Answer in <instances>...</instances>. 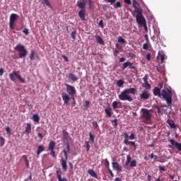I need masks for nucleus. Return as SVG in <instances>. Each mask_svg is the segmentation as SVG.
Segmentation results:
<instances>
[{"mask_svg":"<svg viewBox=\"0 0 181 181\" xmlns=\"http://www.w3.org/2000/svg\"><path fill=\"white\" fill-rule=\"evenodd\" d=\"M136 88H129L127 89H124L119 95H118L119 100L122 101H128L129 103L133 102L134 99L130 96L129 94L133 95H136Z\"/></svg>","mask_w":181,"mask_h":181,"instance_id":"obj_1","label":"nucleus"},{"mask_svg":"<svg viewBox=\"0 0 181 181\" xmlns=\"http://www.w3.org/2000/svg\"><path fill=\"white\" fill-rule=\"evenodd\" d=\"M160 98H163L168 106L172 105L173 103V92L170 89H163L161 90Z\"/></svg>","mask_w":181,"mask_h":181,"instance_id":"obj_2","label":"nucleus"},{"mask_svg":"<svg viewBox=\"0 0 181 181\" xmlns=\"http://www.w3.org/2000/svg\"><path fill=\"white\" fill-rule=\"evenodd\" d=\"M142 112L141 118L144 120V122L146 124H150L152 122V115L150 113L148 109H141Z\"/></svg>","mask_w":181,"mask_h":181,"instance_id":"obj_3","label":"nucleus"},{"mask_svg":"<svg viewBox=\"0 0 181 181\" xmlns=\"http://www.w3.org/2000/svg\"><path fill=\"white\" fill-rule=\"evenodd\" d=\"M14 49L18 52V57L21 59L26 57L28 54V50L26 49L25 45L23 44H17V45L14 47Z\"/></svg>","mask_w":181,"mask_h":181,"instance_id":"obj_4","label":"nucleus"},{"mask_svg":"<svg viewBox=\"0 0 181 181\" xmlns=\"http://www.w3.org/2000/svg\"><path fill=\"white\" fill-rule=\"evenodd\" d=\"M136 13H137V15L136 16V22L139 25L141 26L146 23V21L142 14V9L136 10Z\"/></svg>","mask_w":181,"mask_h":181,"instance_id":"obj_5","label":"nucleus"},{"mask_svg":"<svg viewBox=\"0 0 181 181\" xmlns=\"http://www.w3.org/2000/svg\"><path fill=\"white\" fill-rule=\"evenodd\" d=\"M64 158L63 157L61 158L60 164L62 165V168L64 172L67 171V161H68V154L65 149L63 150Z\"/></svg>","mask_w":181,"mask_h":181,"instance_id":"obj_6","label":"nucleus"},{"mask_svg":"<svg viewBox=\"0 0 181 181\" xmlns=\"http://www.w3.org/2000/svg\"><path fill=\"white\" fill-rule=\"evenodd\" d=\"M8 76L10 77V80H11V81H16V78H17V79L20 81V82L23 83H25V79H23V78L21 77V75L18 74L16 71H13V72L8 74Z\"/></svg>","mask_w":181,"mask_h":181,"instance_id":"obj_7","label":"nucleus"},{"mask_svg":"<svg viewBox=\"0 0 181 181\" xmlns=\"http://www.w3.org/2000/svg\"><path fill=\"white\" fill-rule=\"evenodd\" d=\"M65 86L67 94L71 96V99L74 100V95L76 94V90L74 86H72L69 83H65Z\"/></svg>","mask_w":181,"mask_h":181,"instance_id":"obj_8","label":"nucleus"},{"mask_svg":"<svg viewBox=\"0 0 181 181\" xmlns=\"http://www.w3.org/2000/svg\"><path fill=\"white\" fill-rule=\"evenodd\" d=\"M18 18H19V16L16 13H11V15H10V22L8 23V24L10 25L11 30L14 29L13 25Z\"/></svg>","mask_w":181,"mask_h":181,"instance_id":"obj_9","label":"nucleus"},{"mask_svg":"<svg viewBox=\"0 0 181 181\" xmlns=\"http://www.w3.org/2000/svg\"><path fill=\"white\" fill-rule=\"evenodd\" d=\"M56 143L53 141H51V142H49V144H48V151H51L49 155H51V156H52L53 158L57 157L56 152L54 151Z\"/></svg>","mask_w":181,"mask_h":181,"instance_id":"obj_10","label":"nucleus"},{"mask_svg":"<svg viewBox=\"0 0 181 181\" xmlns=\"http://www.w3.org/2000/svg\"><path fill=\"white\" fill-rule=\"evenodd\" d=\"M151 95L148 90H143L141 93H139V98L141 101L147 100L150 98Z\"/></svg>","mask_w":181,"mask_h":181,"instance_id":"obj_11","label":"nucleus"},{"mask_svg":"<svg viewBox=\"0 0 181 181\" xmlns=\"http://www.w3.org/2000/svg\"><path fill=\"white\" fill-rule=\"evenodd\" d=\"M62 98L65 105H69V103L71 100L70 96L66 93V92H62Z\"/></svg>","mask_w":181,"mask_h":181,"instance_id":"obj_12","label":"nucleus"},{"mask_svg":"<svg viewBox=\"0 0 181 181\" xmlns=\"http://www.w3.org/2000/svg\"><path fill=\"white\" fill-rule=\"evenodd\" d=\"M127 67H129L131 69H136L135 66L133 65L132 62H131L129 61H127V62L123 63L122 70L126 69Z\"/></svg>","mask_w":181,"mask_h":181,"instance_id":"obj_13","label":"nucleus"},{"mask_svg":"<svg viewBox=\"0 0 181 181\" xmlns=\"http://www.w3.org/2000/svg\"><path fill=\"white\" fill-rule=\"evenodd\" d=\"M87 0H83L82 2H77V7L80 8L81 10H86V6Z\"/></svg>","mask_w":181,"mask_h":181,"instance_id":"obj_14","label":"nucleus"},{"mask_svg":"<svg viewBox=\"0 0 181 181\" xmlns=\"http://www.w3.org/2000/svg\"><path fill=\"white\" fill-rule=\"evenodd\" d=\"M112 107L113 110H116L117 108H122V102H117V100H115L112 103Z\"/></svg>","mask_w":181,"mask_h":181,"instance_id":"obj_15","label":"nucleus"},{"mask_svg":"<svg viewBox=\"0 0 181 181\" xmlns=\"http://www.w3.org/2000/svg\"><path fill=\"white\" fill-rule=\"evenodd\" d=\"M86 10H80L78 11V16L80 18L81 21H86Z\"/></svg>","mask_w":181,"mask_h":181,"instance_id":"obj_16","label":"nucleus"},{"mask_svg":"<svg viewBox=\"0 0 181 181\" xmlns=\"http://www.w3.org/2000/svg\"><path fill=\"white\" fill-rule=\"evenodd\" d=\"M170 144L173 145V146H175V148L177 149L178 151H180L181 152V144L180 143H177V141L171 139L170 141Z\"/></svg>","mask_w":181,"mask_h":181,"instance_id":"obj_17","label":"nucleus"},{"mask_svg":"<svg viewBox=\"0 0 181 181\" xmlns=\"http://www.w3.org/2000/svg\"><path fill=\"white\" fill-rule=\"evenodd\" d=\"M112 166L118 172L122 171V167L117 162L112 163Z\"/></svg>","mask_w":181,"mask_h":181,"instance_id":"obj_18","label":"nucleus"},{"mask_svg":"<svg viewBox=\"0 0 181 181\" xmlns=\"http://www.w3.org/2000/svg\"><path fill=\"white\" fill-rule=\"evenodd\" d=\"M95 39L97 43H98V44H100L101 45H105V42H104L103 37L100 35H95Z\"/></svg>","mask_w":181,"mask_h":181,"instance_id":"obj_19","label":"nucleus"},{"mask_svg":"<svg viewBox=\"0 0 181 181\" xmlns=\"http://www.w3.org/2000/svg\"><path fill=\"white\" fill-rule=\"evenodd\" d=\"M153 95L155 96H158V98H160V95H161V89L160 88H155L153 90Z\"/></svg>","mask_w":181,"mask_h":181,"instance_id":"obj_20","label":"nucleus"},{"mask_svg":"<svg viewBox=\"0 0 181 181\" xmlns=\"http://www.w3.org/2000/svg\"><path fill=\"white\" fill-rule=\"evenodd\" d=\"M105 113L107 117L110 118L113 114L112 107H106L105 109Z\"/></svg>","mask_w":181,"mask_h":181,"instance_id":"obj_21","label":"nucleus"},{"mask_svg":"<svg viewBox=\"0 0 181 181\" xmlns=\"http://www.w3.org/2000/svg\"><path fill=\"white\" fill-rule=\"evenodd\" d=\"M88 174L90 175L92 177H95V179H98V175L93 169H88Z\"/></svg>","mask_w":181,"mask_h":181,"instance_id":"obj_22","label":"nucleus"},{"mask_svg":"<svg viewBox=\"0 0 181 181\" xmlns=\"http://www.w3.org/2000/svg\"><path fill=\"white\" fill-rule=\"evenodd\" d=\"M157 59L158 60H160V64H163L165 59V54H161L160 52H158Z\"/></svg>","mask_w":181,"mask_h":181,"instance_id":"obj_23","label":"nucleus"},{"mask_svg":"<svg viewBox=\"0 0 181 181\" xmlns=\"http://www.w3.org/2000/svg\"><path fill=\"white\" fill-rule=\"evenodd\" d=\"M68 78L69 79H71V81H76L78 79L77 78V76L74 74H73V73H69V76H68Z\"/></svg>","mask_w":181,"mask_h":181,"instance_id":"obj_24","label":"nucleus"},{"mask_svg":"<svg viewBox=\"0 0 181 181\" xmlns=\"http://www.w3.org/2000/svg\"><path fill=\"white\" fill-rule=\"evenodd\" d=\"M133 7L134 8V12L136 13V11H138V10H141L140 7V5L136 1H134V3H133Z\"/></svg>","mask_w":181,"mask_h":181,"instance_id":"obj_25","label":"nucleus"},{"mask_svg":"<svg viewBox=\"0 0 181 181\" xmlns=\"http://www.w3.org/2000/svg\"><path fill=\"white\" fill-rule=\"evenodd\" d=\"M57 180L62 178V172L60 168H57L55 171Z\"/></svg>","mask_w":181,"mask_h":181,"instance_id":"obj_26","label":"nucleus"},{"mask_svg":"<svg viewBox=\"0 0 181 181\" xmlns=\"http://www.w3.org/2000/svg\"><path fill=\"white\" fill-rule=\"evenodd\" d=\"M26 125L27 127H25V133H27V134H29L32 132V126L30 123H27Z\"/></svg>","mask_w":181,"mask_h":181,"instance_id":"obj_27","label":"nucleus"},{"mask_svg":"<svg viewBox=\"0 0 181 181\" xmlns=\"http://www.w3.org/2000/svg\"><path fill=\"white\" fill-rule=\"evenodd\" d=\"M124 140L123 143L126 146H129V135L127 132L124 133Z\"/></svg>","mask_w":181,"mask_h":181,"instance_id":"obj_28","label":"nucleus"},{"mask_svg":"<svg viewBox=\"0 0 181 181\" xmlns=\"http://www.w3.org/2000/svg\"><path fill=\"white\" fill-rule=\"evenodd\" d=\"M40 1H41V3H42V5H45L49 8H52L50 1L49 0H40Z\"/></svg>","mask_w":181,"mask_h":181,"instance_id":"obj_29","label":"nucleus"},{"mask_svg":"<svg viewBox=\"0 0 181 181\" xmlns=\"http://www.w3.org/2000/svg\"><path fill=\"white\" fill-rule=\"evenodd\" d=\"M62 137H63V139L64 141H67L69 139V133L65 132V131H63L62 132Z\"/></svg>","mask_w":181,"mask_h":181,"instance_id":"obj_30","label":"nucleus"},{"mask_svg":"<svg viewBox=\"0 0 181 181\" xmlns=\"http://www.w3.org/2000/svg\"><path fill=\"white\" fill-rule=\"evenodd\" d=\"M92 126L94 129H100V127L98 125V122H92Z\"/></svg>","mask_w":181,"mask_h":181,"instance_id":"obj_31","label":"nucleus"},{"mask_svg":"<svg viewBox=\"0 0 181 181\" xmlns=\"http://www.w3.org/2000/svg\"><path fill=\"white\" fill-rule=\"evenodd\" d=\"M132 157L130 155L127 156V160L125 163V166H128L129 163H131Z\"/></svg>","mask_w":181,"mask_h":181,"instance_id":"obj_32","label":"nucleus"},{"mask_svg":"<svg viewBox=\"0 0 181 181\" xmlns=\"http://www.w3.org/2000/svg\"><path fill=\"white\" fill-rule=\"evenodd\" d=\"M44 151H45V148L42 146H38V150L37 151V155L39 156Z\"/></svg>","mask_w":181,"mask_h":181,"instance_id":"obj_33","label":"nucleus"},{"mask_svg":"<svg viewBox=\"0 0 181 181\" xmlns=\"http://www.w3.org/2000/svg\"><path fill=\"white\" fill-rule=\"evenodd\" d=\"M23 159H24V161H25V166H27V168L30 167L29 160H28V158L26 156H23Z\"/></svg>","mask_w":181,"mask_h":181,"instance_id":"obj_34","label":"nucleus"},{"mask_svg":"<svg viewBox=\"0 0 181 181\" xmlns=\"http://www.w3.org/2000/svg\"><path fill=\"white\" fill-rule=\"evenodd\" d=\"M95 136L93 135L91 132L89 133V139L91 141V143H95Z\"/></svg>","mask_w":181,"mask_h":181,"instance_id":"obj_35","label":"nucleus"},{"mask_svg":"<svg viewBox=\"0 0 181 181\" xmlns=\"http://www.w3.org/2000/svg\"><path fill=\"white\" fill-rule=\"evenodd\" d=\"M143 87L147 90H149L151 88V86L150 83H148V82H144V83H143Z\"/></svg>","mask_w":181,"mask_h":181,"instance_id":"obj_36","label":"nucleus"},{"mask_svg":"<svg viewBox=\"0 0 181 181\" xmlns=\"http://www.w3.org/2000/svg\"><path fill=\"white\" fill-rule=\"evenodd\" d=\"M33 120L35 122H38L40 121V117L38 115H33Z\"/></svg>","mask_w":181,"mask_h":181,"instance_id":"obj_37","label":"nucleus"},{"mask_svg":"<svg viewBox=\"0 0 181 181\" xmlns=\"http://www.w3.org/2000/svg\"><path fill=\"white\" fill-rule=\"evenodd\" d=\"M168 124L170 125L171 129H177V126L175 122H169Z\"/></svg>","mask_w":181,"mask_h":181,"instance_id":"obj_38","label":"nucleus"},{"mask_svg":"<svg viewBox=\"0 0 181 181\" xmlns=\"http://www.w3.org/2000/svg\"><path fill=\"white\" fill-rule=\"evenodd\" d=\"M121 7H122V4L120 1H117L115 4H114L115 8H119Z\"/></svg>","mask_w":181,"mask_h":181,"instance_id":"obj_39","label":"nucleus"},{"mask_svg":"<svg viewBox=\"0 0 181 181\" xmlns=\"http://www.w3.org/2000/svg\"><path fill=\"white\" fill-rule=\"evenodd\" d=\"M124 81H122V79L117 81V86L118 87H122L124 85Z\"/></svg>","mask_w":181,"mask_h":181,"instance_id":"obj_40","label":"nucleus"},{"mask_svg":"<svg viewBox=\"0 0 181 181\" xmlns=\"http://www.w3.org/2000/svg\"><path fill=\"white\" fill-rule=\"evenodd\" d=\"M137 166V162L136 160H132L130 162V167L131 168H134Z\"/></svg>","mask_w":181,"mask_h":181,"instance_id":"obj_41","label":"nucleus"},{"mask_svg":"<svg viewBox=\"0 0 181 181\" xmlns=\"http://www.w3.org/2000/svg\"><path fill=\"white\" fill-rule=\"evenodd\" d=\"M118 42L119 43L125 44L126 43V40L122 37L119 36L118 37Z\"/></svg>","mask_w":181,"mask_h":181,"instance_id":"obj_42","label":"nucleus"},{"mask_svg":"<svg viewBox=\"0 0 181 181\" xmlns=\"http://www.w3.org/2000/svg\"><path fill=\"white\" fill-rule=\"evenodd\" d=\"M83 106L88 109L89 108V106H90V102L89 100H85V102L83 103Z\"/></svg>","mask_w":181,"mask_h":181,"instance_id":"obj_43","label":"nucleus"},{"mask_svg":"<svg viewBox=\"0 0 181 181\" xmlns=\"http://www.w3.org/2000/svg\"><path fill=\"white\" fill-rule=\"evenodd\" d=\"M112 124L117 128L118 127L117 124V119H115L114 120H112Z\"/></svg>","mask_w":181,"mask_h":181,"instance_id":"obj_44","label":"nucleus"},{"mask_svg":"<svg viewBox=\"0 0 181 181\" xmlns=\"http://www.w3.org/2000/svg\"><path fill=\"white\" fill-rule=\"evenodd\" d=\"M76 30H74L71 32V37L73 40H76Z\"/></svg>","mask_w":181,"mask_h":181,"instance_id":"obj_45","label":"nucleus"},{"mask_svg":"<svg viewBox=\"0 0 181 181\" xmlns=\"http://www.w3.org/2000/svg\"><path fill=\"white\" fill-rule=\"evenodd\" d=\"M0 146L1 147H3L5 145V139L2 136L0 137Z\"/></svg>","mask_w":181,"mask_h":181,"instance_id":"obj_46","label":"nucleus"},{"mask_svg":"<svg viewBox=\"0 0 181 181\" xmlns=\"http://www.w3.org/2000/svg\"><path fill=\"white\" fill-rule=\"evenodd\" d=\"M35 59V51L31 50V54H30V59L33 61Z\"/></svg>","mask_w":181,"mask_h":181,"instance_id":"obj_47","label":"nucleus"},{"mask_svg":"<svg viewBox=\"0 0 181 181\" xmlns=\"http://www.w3.org/2000/svg\"><path fill=\"white\" fill-rule=\"evenodd\" d=\"M143 49H145V50H148V47H149V44L148 43H144L143 45Z\"/></svg>","mask_w":181,"mask_h":181,"instance_id":"obj_48","label":"nucleus"},{"mask_svg":"<svg viewBox=\"0 0 181 181\" xmlns=\"http://www.w3.org/2000/svg\"><path fill=\"white\" fill-rule=\"evenodd\" d=\"M146 60L148 61V62H150L151 61V53H147L146 54Z\"/></svg>","mask_w":181,"mask_h":181,"instance_id":"obj_49","label":"nucleus"},{"mask_svg":"<svg viewBox=\"0 0 181 181\" xmlns=\"http://www.w3.org/2000/svg\"><path fill=\"white\" fill-rule=\"evenodd\" d=\"M86 151L88 152L90 151V144H89V142L88 141H86Z\"/></svg>","mask_w":181,"mask_h":181,"instance_id":"obj_50","label":"nucleus"},{"mask_svg":"<svg viewBox=\"0 0 181 181\" xmlns=\"http://www.w3.org/2000/svg\"><path fill=\"white\" fill-rule=\"evenodd\" d=\"M141 26L144 27L146 32H148V26H147V23L146 22L144 23V24H142Z\"/></svg>","mask_w":181,"mask_h":181,"instance_id":"obj_51","label":"nucleus"},{"mask_svg":"<svg viewBox=\"0 0 181 181\" xmlns=\"http://www.w3.org/2000/svg\"><path fill=\"white\" fill-rule=\"evenodd\" d=\"M105 166L106 168H109V167H110V162H109V160H108L107 158H106V159L105 160Z\"/></svg>","mask_w":181,"mask_h":181,"instance_id":"obj_52","label":"nucleus"},{"mask_svg":"<svg viewBox=\"0 0 181 181\" xmlns=\"http://www.w3.org/2000/svg\"><path fill=\"white\" fill-rule=\"evenodd\" d=\"M23 33H24L25 35H28L29 34L28 28H24V30H23Z\"/></svg>","mask_w":181,"mask_h":181,"instance_id":"obj_53","label":"nucleus"},{"mask_svg":"<svg viewBox=\"0 0 181 181\" xmlns=\"http://www.w3.org/2000/svg\"><path fill=\"white\" fill-rule=\"evenodd\" d=\"M62 57L64 59V60L66 62H69V58L67 56H66L65 54H62Z\"/></svg>","mask_w":181,"mask_h":181,"instance_id":"obj_54","label":"nucleus"},{"mask_svg":"<svg viewBox=\"0 0 181 181\" xmlns=\"http://www.w3.org/2000/svg\"><path fill=\"white\" fill-rule=\"evenodd\" d=\"M128 145H132L134 146V148L136 147V143L134 141H128Z\"/></svg>","mask_w":181,"mask_h":181,"instance_id":"obj_55","label":"nucleus"},{"mask_svg":"<svg viewBox=\"0 0 181 181\" xmlns=\"http://www.w3.org/2000/svg\"><path fill=\"white\" fill-rule=\"evenodd\" d=\"M128 145H132L134 146V148L136 147V143L134 141H128Z\"/></svg>","mask_w":181,"mask_h":181,"instance_id":"obj_56","label":"nucleus"},{"mask_svg":"<svg viewBox=\"0 0 181 181\" xmlns=\"http://www.w3.org/2000/svg\"><path fill=\"white\" fill-rule=\"evenodd\" d=\"M98 25L101 27V28H104L103 20H100V21H99Z\"/></svg>","mask_w":181,"mask_h":181,"instance_id":"obj_57","label":"nucleus"},{"mask_svg":"<svg viewBox=\"0 0 181 181\" xmlns=\"http://www.w3.org/2000/svg\"><path fill=\"white\" fill-rule=\"evenodd\" d=\"M158 168H159V170H161V171H166V169H165V166H161V165H160V166L158 167Z\"/></svg>","mask_w":181,"mask_h":181,"instance_id":"obj_58","label":"nucleus"},{"mask_svg":"<svg viewBox=\"0 0 181 181\" xmlns=\"http://www.w3.org/2000/svg\"><path fill=\"white\" fill-rule=\"evenodd\" d=\"M135 139H136V136L134 135V134H131V135L129 136V139L134 140Z\"/></svg>","mask_w":181,"mask_h":181,"instance_id":"obj_59","label":"nucleus"},{"mask_svg":"<svg viewBox=\"0 0 181 181\" xmlns=\"http://www.w3.org/2000/svg\"><path fill=\"white\" fill-rule=\"evenodd\" d=\"M6 132H7V134L11 135V129L10 127H6Z\"/></svg>","mask_w":181,"mask_h":181,"instance_id":"obj_60","label":"nucleus"},{"mask_svg":"<svg viewBox=\"0 0 181 181\" xmlns=\"http://www.w3.org/2000/svg\"><path fill=\"white\" fill-rule=\"evenodd\" d=\"M37 136L39 137L40 140L43 139V135L41 133H38Z\"/></svg>","mask_w":181,"mask_h":181,"instance_id":"obj_61","label":"nucleus"},{"mask_svg":"<svg viewBox=\"0 0 181 181\" xmlns=\"http://www.w3.org/2000/svg\"><path fill=\"white\" fill-rule=\"evenodd\" d=\"M124 3L131 5L132 4V1L131 0H124Z\"/></svg>","mask_w":181,"mask_h":181,"instance_id":"obj_62","label":"nucleus"},{"mask_svg":"<svg viewBox=\"0 0 181 181\" xmlns=\"http://www.w3.org/2000/svg\"><path fill=\"white\" fill-rule=\"evenodd\" d=\"M4 73V69L3 68L0 69V76H2Z\"/></svg>","mask_w":181,"mask_h":181,"instance_id":"obj_63","label":"nucleus"},{"mask_svg":"<svg viewBox=\"0 0 181 181\" xmlns=\"http://www.w3.org/2000/svg\"><path fill=\"white\" fill-rule=\"evenodd\" d=\"M58 181H68V180H67L66 178H62V177H61V178H59V179L58 180Z\"/></svg>","mask_w":181,"mask_h":181,"instance_id":"obj_64","label":"nucleus"}]
</instances>
